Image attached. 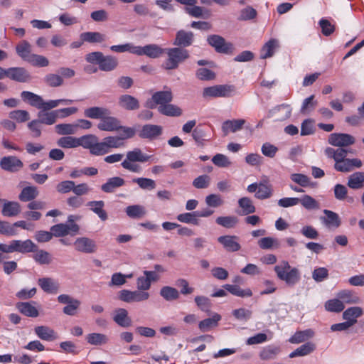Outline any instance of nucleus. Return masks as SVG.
Here are the masks:
<instances>
[{
	"label": "nucleus",
	"mask_w": 364,
	"mask_h": 364,
	"mask_svg": "<svg viewBox=\"0 0 364 364\" xmlns=\"http://www.w3.org/2000/svg\"><path fill=\"white\" fill-rule=\"evenodd\" d=\"M151 157V156L143 153L139 148H135L127 152L126 159L121 163V166L123 168L130 172L140 173L142 168L136 163L147 162Z\"/></svg>",
	"instance_id": "obj_1"
},
{
	"label": "nucleus",
	"mask_w": 364,
	"mask_h": 364,
	"mask_svg": "<svg viewBox=\"0 0 364 364\" xmlns=\"http://www.w3.org/2000/svg\"><path fill=\"white\" fill-rule=\"evenodd\" d=\"M164 53L167 55V58L163 63V68L167 70L177 69L190 57L188 50L177 46L165 48Z\"/></svg>",
	"instance_id": "obj_2"
},
{
	"label": "nucleus",
	"mask_w": 364,
	"mask_h": 364,
	"mask_svg": "<svg viewBox=\"0 0 364 364\" xmlns=\"http://www.w3.org/2000/svg\"><path fill=\"white\" fill-rule=\"evenodd\" d=\"M277 277L289 286L295 285L300 280V273L297 268L291 267L288 262L282 261L274 268Z\"/></svg>",
	"instance_id": "obj_3"
},
{
	"label": "nucleus",
	"mask_w": 364,
	"mask_h": 364,
	"mask_svg": "<svg viewBox=\"0 0 364 364\" xmlns=\"http://www.w3.org/2000/svg\"><path fill=\"white\" fill-rule=\"evenodd\" d=\"M88 63L97 64L102 71H111L116 68L118 61L112 55H104L102 52L96 51L88 53L85 57Z\"/></svg>",
	"instance_id": "obj_4"
},
{
	"label": "nucleus",
	"mask_w": 364,
	"mask_h": 364,
	"mask_svg": "<svg viewBox=\"0 0 364 364\" xmlns=\"http://www.w3.org/2000/svg\"><path fill=\"white\" fill-rule=\"evenodd\" d=\"M247 191L251 193H255V197L259 200L268 199L273 195L272 186L267 178H263L259 183L250 184Z\"/></svg>",
	"instance_id": "obj_5"
},
{
	"label": "nucleus",
	"mask_w": 364,
	"mask_h": 364,
	"mask_svg": "<svg viewBox=\"0 0 364 364\" xmlns=\"http://www.w3.org/2000/svg\"><path fill=\"white\" fill-rule=\"evenodd\" d=\"M235 92L232 85H217L203 89V97H230Z\"/></svg>",
	"instance_id": "obj_6"
},
{
	"label": "nucleus",
	"mask_w": 364,
	"mask_h": 364,
	"mask_svg": "<svg viewBox=\"0 0 364 364\" xmlns=\"http://www.w3.org/2000/svg\"><path fill=\"white\" fill-rule=\"evenodd\" d=\"M149 296L148 292L141 291L139 289L136 291L123 289L119 292V299L127 303L144 301L147 300Z\"/></svg>",
	"instance_id": "obj_7"
},
{
	"label": "nucleus",
	"mask_w": 364,
	"mask_h": 364,
	"mask_svg": "<svg viewBox=\"0 0 364 364\" xmlns=\"http://www.w3.org/2000/svg\"><path fill=\"white\" fill-rule=\"evenodd\" d=\"M124 146V143L117 136H109L99 143V156L110 152L112 149H118Z\"/></svg>",
	"instance_id": "obj_8"
},
{
	"label": "nucleus",
	"mask_w": 364,
	"mask_h": 364,
	"mask_svg": "<svg viewBox=\"0 0 364 364\" xmlns=\"http://www.w3.org/2000/svg\"><path fill=\"white\" fill-rule=\"evenodd\" d=\"M208 43L220 53H230L232 50V44L226 42L225 39L219 35H210L207 38Z\"/></svg>",
	"instance_id": "obj_9"
},
{
	"label": "nucleus",
	"mask_w": 364,
	"mask_h": 364,
	"mask_svg": "<svg viewBox=\"0 0 364 364\" xmlns=\"http://www.w3.org/2000/svg\"><path fill=\"white\" fill-rule=\"evenodd\" d=\"M173 100V95L171 90L159 91L156 92L151 96V98L146 101V105L147 107L153 109L156 105L162 106L169 103Z\"/></svg>",
	"instance_id": "obj_10"
},
{
	"label": "nucleus",
	"mask_w": 364,
	"mask_h": 364,
	"mask_svg": "<svg viewBox=\"0 0 364 364\" xmlns=\"http://www.w3.org/2000/svg\"><path fill=\"white\" fill-rule=\"evenodd\" d=\"M6 77L18 82H28L31 80L29 72L23 67H11L6 69Z\"/></svg>",
	"instance_id": "obj_11"
},
{
	"label": "nucleus",
	"mask_w": 364,
	"mask_h": 364,
	"mask_svg": "<svg viewBox=\"0 0 364 364\" xmlns=\"http://www.w3.org/2000/svg\"><path fill=\"white\" fill-rule=\"evenodd\" d=\"M134 54L138 55H146L151 58H157L165 53V49L156 44H149L145 46H136Z\"/></svg>",
	"instance_id": "obj_12"
},
{
	"label": "nucleus",
	"mask_w": 364,
	"mask_h": 364,
	"mask_svg": "<svg viewBox=\"0 0 364 364\" xmlns=\"http://www.w3.org/2000/svg\"><path fill=\"white\" fill-rule=\"evenodd\" d=\"M23 166V164L21 159L15 156H4L0 160V167L1 169L15 173L21 170Z\"/></svg>",
	"instance_id": "obj_13"
},
{
	"label": "nucleus",
	"mask_w": 364,
	"mask_h": 364,
	"mask_svg": "<svg viewBox=\"0 0 364 364\" xmlns=\"http://www.w3.org/2000/svg\"><path fill=\"white\" fill-rule=\"evenodd\" d=\"M328 141L330 144L342 148L353 144L355 139L349 134L333 133L330 134Z\"/></svg>",
	"instance_id": "obj_14"
},
{
	"label": "nucleus",
	"mask_w": 364,
	"mask_h": 364,
	"mask_svg": "<svg viewBox=\"0 0 364 364\" xmlns=\"http://www.w3.org/2000/svg\"><path fill=\"white\" fill-rule=\"evenodd\" d=\"M97 126L100 131L117 132L120 129V121L117 117L110 116V114H106Z\"/></svg>",
	"instance_id": "obj_15"
},
{
	"label": "nucleus",
	"mask_w": 364,
	"mask_h": 364,
	"mask_svg": "<svg viewBox=\"0 0 364 364\" xmlns=\"http://www.w3.org/2000/svg\"><path fill=\"white\" fill-rule=\"evenodd\" d=\"M193 41V33L192 31H187L181 29L176 32L175 39L173 41V45L178 48L186 49V48L191 46Z\"/></svg>",
	"instance_id": "obj_16"
},
{
	"label": "nucleus",
	"mask_w": 364,
	"mask_h": 364,
	"mask_svg": "<svg viewBox=\"0 0 364 364\" xmlns=\"http://www.w3.org/2000/svg\"><path fill=\"white\" fill-rule=\"evenodd\" d=\"M163 128L161 126L148 124L142 126L138 132V135L141 139L154 140L161 136Z\"/></svg>",
	"instance_id": "obj_17"
},
{
	"label": "nucleus",
	"mask_w": 364,
	"mask_h": 364,
	"mask_svg": "<svg viewBox=\"0 0 364 364\" xmlns=\"http://www.w3.org/2000/svg\"><path fill=\"white\" fill-rule=\"evenodd\" d=\"M80 146L90 150V152L95 156H99L98 139L95 135L90 134L78 138Z\"/></svg>",
	"instance_id": "obj_18"
},
{
	"label": "nucleus",
	"mask_w": 364,
	"mask_h": 364,
	"mask_svg": "<svg viewBox=\"0 0 364 364\" xmlns=\"http://www.w3.org/2000/svg\"><path fill=\"white\" fill-rule=\"evenodd\" d=\"M75 247L77 251L85 253H94L97 251L95 242L87 237L77 238L75 242Z\"/></svg>",
	"instance_id": "obj_19"
},
{
	"label": "nucleus",
	"mask_w": 364,
	"mask_h": 364,
	"mask_svg": "<svg viewBox=\"0 0 364 364\" xmlns=\"http://www.w3.org/2000/svg\"><path fill=\"white\" fill-rule=\"evenodd\" d=\"M112 319L121 327L128 328L132 326V319L128 316V311L125 309L118 308L115 309Z\"/></svg>",
	"instance_id": "obj_20"
},
{
	"label": "nucleus",
	"mask_w": 364,
	"mask_h": 364,
	"mask_svg": "<svg viewBox=\"0 0 364 364\" xmlns=\"http://www.w3.org/2000/svg\"><path fill=\"white\" fill-rule=\"evenodd\" d=\"M362 166V161L358 159H344L339 164H334V168L340 172H350L354 168H360Z\"/></svg>",
	"instance_id": "obj_21"
},
{
	"label": "nucleus",
	"mask_w": 364,
	"mask_h": 364,
	"mask_svg": "<svg viewBox=\"0 0 364 364\" xmlns=\"http://www.w3.org/2000/svg\"><path fill=\"white\" fill-rule=\"evenodd\" d=\"M119 106L126 110L132 111L139 108V100L130 95H122L118 99Z\"/></svg>",
	"instance_id": "obj_22"
},
{
	"label": "nucleus",
	"mask_w": 364,
	"mask_h": 364,
	"mask_svg": "<svg viewBox=\"0 0 364 364\" xmlns=\"http://www.w3.org/2000/svg\"><path fill=\"white\" fill-rule=\"evenodd\" d=\"M14 252H18L22 254L29 252H34L37 250V245L34 244L31 240L24 241L14 240H13Z\"/></svg>",
	"instance_id": "obj_23"
},
{
	"label": "nucleus",
	"mask_w": 364,
	"mask_h": 364,
	"mask_svg": "<svg viewBox=\"0 0 364 364\" xmlns=\"http://www.w3.org/2000/svg\"><path fill=\"white\" fill-rule=\"evenodd\" d=\"M281 347L274 344L264 347L259 352V357L262 360H270L277 358L281 353Z\"/></svg>",
	"instance_id": "obj_24"
},
{
	"label": "nucleus",
	"mask_w": 364,
	"mask_h": 364,
	"mask_svg": "<svg viewBox=\"0 0 364 364\" xmlns=\"http://www.w3.org/2000/svg\"><path fill=\"white\" fill-rule=\"evenodd\" d=\"M38 284L46 293L56 294L59 289V284L50 277H43L38 280Z\"/></svg>",
	"instance_id": "obj_25"
},
{
	"label": "nucleus",
	"mask_w": 364,
	"mask_h": 364,
	"mask_svg": "<svg viewBox=\"0 0 364 364\" xmlns=\"http://www.w3.org/2000/svg\"><path fill=\"white\" fill-rule=\"evenodd\" d=\"M224 248L229 252H236L240 249V245L237 242L236 236L225 235L220 236L218 239Z\"/></svg>",
	"instance_id": "obj_26"
},
{
	"label": "nucleus",
	"mask_w": 364,
	"mask_h": 364,
	"mask_svg": "<svg viewBox=\"0 0 364 364\" xmlns=\"http://www.w3.org/2000/svg\"><path fill=\"white\" fill-rule=\"evenodd\" d=\"M245 124V120L242 119L226 120L222 124V131L224 135H228L230 132H236L242 129Z\"/></svg>",
	"instance_id": "obj_27"
},
{
	"label": "nucleus",
	"mask_w": 364,
	"mask_h": 364,
	"mask_svg": "<svg viewBox=\"0 0 364 364\" xmlns=\"http://www.w3.org/2000/svg\"><path fill=\"white\" fill-rule=\"evenodd\" d=\"M34 331L39 338L44 341H52L58 338L54 330L46 326H36Z\"/></svg>",
	"instance_id": "obj_28"
},
{
	"label": "nucleus",
	"mask_w": 364,
	"mask_h": 364,
	"mask_svg": "<svg viewBox=\"0 0 364 364\" xmlns=\"http://www.w3.org/2000/svg\"><path fill=\"white\" fill-rule=\"evenodd\" d=\"M363 314V309L359 306H353L348 308L343 313V318L347 322L350 323V326H353L357 323V318L360 317Z\"/></svg>",
	"instance_id": "obj_29"
},
{
	"label": "nucleus",
	"mask_w": 364,
	"mask_h": 364,
	"mask_svg": "<svg viewBox=\"0 0 364 364\" xmlns=\"http://www.w3.org/2000/svg\"><path fill=\"white\" fill-rule=\"evenodd\" d=\"M125 184L124 178L115 176L109 178L107 182L102 185L101 189L105 193H113L116 188L123 186Z\"/></svg>",
	"instance_id": "obj_30"
},
{
	"label": "nucleus",
	"mask_w": 364,
	"mask_h": 364,
	"mask_svg": "<svg viewBox=\"0 0 364 364\" xmlns=\"http://www.w3.org/2000/svg\"><path fill=\"white\" fill-rule=\"evenodd\" d=\"M21 97L23 101L28 102L31 106L41 109L43 100L40 95L30 91H23L21 93Z\"/></svg>",
	"instance_id": "obj_31"
},
{
	"label": "nucleus",
	"mask_w": 364,
	"mask_h": 364,
	"mask_svg": "<svg viewBox=\"0 0 364 364\" xmlns=\"http://www.w3.org/2000/svg\"><path fill=\"white\" fill-rule=\"evenodd\" d=\"M3 201V200H1ZM2 207V215L6 217H14L21 212V206L18 202L4 200Z\"/></svg>",
	"instance_id": "obj_32"
},
{
	"label": "nucleus",
	"mask_w": 364,
	"mask_h": 364,
	"mask_svg": "<svg viewBox=\"0 0 364 364\" xmlns=\"http://www.w3.org/2000/svg\"><path fill=\"white\" fill-rule=\"evenodd\" d=\"M16 51L18 55L26 62H28L31 56L34 55L31 53L32 50L31 44L26 41H21L16 46Z\"/></svg>",
	"instance_id": "obj_33"
},
{
	"label": "nucleus",
	"mask_w": 364,
	"mask_h": 364,
	"mask_svg": "<svg viewBox=\"0 0 364 364\" xmlns=\"http://www.w3.org/2000/svg\"><path fill=\"white\" fill-rule=\"evenodd\" d=\"M80 40L82 42H87L90 43H100L105 41V35L96 31H87L82 33L80 36Z\"/></svg>",
	"instance_id": "obj_34"
},
{
	"label": "nucleus",
	"mask_w": 364,
	"mask_h": 364,
	"mask_svg": "<svg viewBox=\"0 0 364 364\" xmlns=\"http://www.w3.org/2000/svg\"><path fill=\"white\" fill-rule=\"evenodd\" d=\"M323 214L324 216L321 217V220L326 225L333 228H338L341 225V220L336 213L329 210H324Z\"/></svg>",
	"instance_id": "obj_35"
},
{
	"label": "nucleus",
	"mask_w": 364,
	"mask_h": 364,
	"mask_svg": "<svg viewBox=\"0 0 364 364\" xmlns=\"http://www.w3.org/2000/svg\"><path fill=\"white\" fill-rule=\"evenodd\" d=\"M110 110L103 107H92L85 109V117L90 119H101L105 114H110Z\"/></svg>",
	"instance_id": "obj_36"
},
{
	"label": "nucleus",
	"mask_w": 364,
	"mask_h": 364,
	"mask_svg": "<svg viewBox=\"0 0 364 364\" xmlns=\"http://www.w3.org/2000/svg\"><path fill=\"white\" fill-rule=\"evenodd\" d=\"M238 206L240 208V214L247 215L255 212L256 208L251 198L242 197L238 200Z\"/></svg>",
	"instance_id": "obj_37"
},
{
	"label": "nucleus",
	"mask_w": 364,
	"mask_h": 364,
	"mask_svg": "<svg viewBox=\"0 0 364 364\" xmlns=\"http://www.w3.org/2000/svg\"><path fill=\"white\" fill-rule=\"evenodd\" d=\"M325 154L328 158L333 159L335 164H339L341 161L346 158L348 151L343 148L335 149L331 147H327L325 149Z\"/></svg>",
	"instance_id": "obj_38"
},
{
	"label": "nucleus",
	"mask_w": 364,
	"mask_h": 364,
	"mask_svg": "<svg viewBox=\"0 0 364 364\" xmlns=\"http://www.w3.org/2000/svg\"><path fill=\"white\" fill-rule=\"evenodd\" d=\"M223 288L234 296L239 297H250L252 291L250 288L242 289L237 284H225Z\"/></svg>",
	"instance_id": "obj_39"
},
{
	"label": "nucleus",
	"mask_w": 364,
	"mask_h": 364,
	"mask_svg": "<svg viewBox=\"0 0 364 364\" xmlns=\"http://www.w3.org/2000/svg\"><path fill=\"white\" fill-rule=\"evenodd\" d=\"M158 111L161 114L169 117H179L182 114L181 109L170 102L159 106Z\"/></svg>",
	"instance_id": "obj_40"
},
{
	"label": "nucleus",
	"mask_w": 364,
	"mask_h": 364,
	"mask_svg": "<svg viewBox=\"0 0 364 364\" xmlns=\"http://www.w3.org/2000/svg\"><path fill=\"white\" fill-rule=\"evenodd\" d=\"M37 187L30 186L23 188L19 196L18 199L22 202H28L34 200L38 196Z\"/></svg>",
	"instance_id": "obj_41"
},
{
	"label": "nucleus",
	"mask_w": 364,
	"mask_h": 364,
	"mask_svg": "<svg viewBox=\"0 0 364 364\" xmlns=\"http://www.w3.org/2000/svg\"><path fill=\"white\" fill-rule=\"evenodd\" d=\"M221 319L220 315L215 314L212 317L205 318L199 322L198 328L202 332H207L218 325Z\"/></svg>",
	"instance_id": "obj_42"
},
{
	"label": "nucleus",
	"mask_w": 364,
	"mask_h": 364,
	"mask_svg": "<svg viewBox=\"0 0 364 364\" xmlns=\"http://www.w3.org/2000/svg\"><path fill=\"white\" fill-rule=\"evenodd\" d=\"M314 336V331L308 328L304 331H296L289 339L291 343H300L311 338Z\"/></svg>",
	"instance_id": "obj_43"
},
{
	"label": "nucleus",
	"mask_w": 364,
	"mask_h": 364,
	"mask_svg": "<svg viewBox=\"0 0 364 364\" xmlns=\"http://www.w3.org/2000/svg\"><path fill=\"white\" fill-rule=\"evenodd\" d=\"M160 296L167 301H172L179 299L180 293L174 287L164 286L160 289Z\"/></svg>",
	"instance_id": "obj_44"
},
{
	"label": "nucleus",
	"mask_w": 364,
	"mask_h": 364,
	"mask_svg": "<svg viewBox=\"0 0 364 364\" xmlns=\"http://www.w3.org/2000/svg\"><path fill=\"white\" fill-rule=\"evenodd\" d=\"M316 349V346L311 342H307L289 354V358H293L297 356H304L310 354Z\"/></svg>",
	"instance_id": "obj_45"
},
{
	"label": "nucleus",
	"mask_w": 364,
	"mask_h": 364,
	"mask_svg": "<svg viewBox=\"0 0 364 364\" xmlns=\"http://www.w3.org/2000/svg\"><path fill=\"white\" fill-rule=\"evenodd\" d=\"M87 206L90 207V210L96 213L102 220H107V215L106 211L104 210V201H90L87 203Z\"/></svg>",
	"instance_id": "obj_46"
},
{
	"label": "nucleus",
	"mask_w": 364,
	"mask_h": 364,
	"mask_svg": "<svg viewBox=\"0 0 364 364\" xmlns=\"http://www.w3.org/2000/svg\"><path fill=\"white\" fill-rule=\"evenodd\" d=\"M16 308L21 314L28 317H37L39 314L37 309L29 302H18Z\"/></svg>",
	"instance_id": "obj_47"
},
{
	"label": "nucleus",
	"mask_w": 364,
	"mask_h": 364,
	"mask_svg": "<svg viewBox=\"0 0 364 364\" xmlns=\"http://www.w3.org/2000/svg\"><path fill=\"white\" fill-rule=\"evenodd\" d=\"M57 144L58 146L63 149H72L80 146L78 138L71 136L60 137L58 139Z\"/></svg>",
	"instance_id": "obj_48"
},
{
	"label": "nucleus",
	"mask_w": 364,
	"mask_h": 364,
	"mask_svg": "<svg viewBox=\"0 0 364 364\" xmlns=\"http://www.w3.org/2000/svg\"><path fill=\"white\" fill-rule=\"evenodd\" d=\"M364 184V172H356L350 176L348 186L353 189H359Z\"/></svg>",
	"instance_id": "obj_49"
},
{
	"label": "nucleus",
	"mask_w": 364,
	"mask_h": 364,
	"mask_svg": "<svg viewBox=\"0 0 364 364\" xmlns=\"http://www.w3.org/2000/svg\"><path fill=\"white\" fill-rule=\"evenodd\" d=\"M338 297L347 304H358L360 302L359 296L350 290H342L338 293Z\"/></svg>",
	"instance_id": "obj_50"
},
{
	"label": "nucleus",
	"mask_w": 364,
	"mask_h": 364,
	"mask_svg": "<svg viewBox=\"0 0 364 364\" xmlns=\"http://www.w3.org/2000/svg\"><path fill=\"white\" fill-rule=\"evenodd\" d=\"M55 129L60 135H70L76 133L77 125L75 124H58L55 125Z\"/></svg>",
	"instance_id": "obj_51"
},
{
	"label": "nucleus",
	"mask_w": 364,
	"mask_h": 364,
	"mask_svg": "<svg viewBox=\"0 0 364 364\" xmlns=\"http://www.w3.org/2000/svg\"><path fill=\"white\" fill-rule=\"evenodd\" d=\"M38 117L41 124L47 125H52L55 124L58 119V115L55 110L47 112H39Z\"/></svg>",
	"instance_id": "obj_52"
},
{
	"label": "nucleus",
	"mask_w": 364,
	"mask_h": 364,
	"mask_svg": "<svg viewBox=\"0 0 364 364\" xmlns=\"http://www.w3.org/2000/svg\"><path fill=\"white\" fill-rule=\"evenodd\" d=\"M86 340L88 343L95 346L105 344L108 341L106 335L98 333H89L86 337Z\"/></svg>",
	"instance_id": "obj_53"
},
{
	"label": "nucleus",
	"mask_w": 364,
	"mask_h": 364,
	"mask_svg": "<svg viewBox=\"0 0 364 364\" xmlns=\"http://www.w3.org/2000/svg\"><path fill=\"white\" fill-rule=\"evenodd\" d=\"M36 252L33 255V259L40 264H49L52 258L49 252L43 250H38L35 251Z\"/></svg>",
	"instance_id": "obj_54"
},
{
	"label": "nucleus",
	"mask_w": 364,
	"mask_h": 364,
	"mask_svg": "<svg viewBox=\"0 0 364 364\" xmlns=\"http://www.w3.org/2000/svg\"><path fill=\"white\" fill-rule=\"evenodd\" d=\"M277 47V41L275 39H270L262 48V58L265 59L272 57L274 54V50Z\"/></svg>",
	"instance_id": "obj_55"
},
{
	"label": "nucleus",
	"mask_w": 364,
	"mask_h": 364,
	"mask_svg": "<svg viewBox=\"0 0 364 364\" xmlns=\"http://www.w3.org/2000/svg\"><path fill=\"white\" fill-rule=\"evenodd\" d=\"M345 308V306L341 300L338 299L328 300L325 304V309L330 312L339 313Z\"/></svg>",
	"instance_id": "obj_56"
},
{
	"label": "nucleus",
	"mask_w": 364,
	"mask_h": 364,
	"mask_svg": "<svg viewBox=\"0 0 364 364\" xmlns=\"http://www.w3.org/2000/svg\"><path fill=\"white\" fill-rule=\"evenodd\" d=\"M132 182L137 183L144 190H153L156 188L155 181L148 178H136L132 180Z\"/></svg>",
	"instance_id": "obj_57"
},
{
	"label": "nucleus",
	"mask_w": 364,
	"mask_h": 364,
	"mask_svg": "<svg viewBox=\"0 0 364 364\" xmlns=\"http://www.w3.org/2000/svg\"><path fill=\"white\" fill-rule=\"evenodd\" d=\"M126 213L132 218H140L145 214V211L143 206L133 205L127 207Z\"/></svg>",
	"instance_id": "obj_58"
},
{
	"label": "nucleus",
	"mask_w": 364,
	"mask_h": 364,
	"mask_svg": "<svg viewBox=\"0 0 364 364\" xmlns=\"http://www.w3.org/2000/svg\"><path fill=\"white\" fill-rule=\"evenodd\" d=\"M177 219L181 223L193 225H199L200 224L195 211L180 214L177 216Z\"/></svg>",
	"instance_id": "obj_59"
},
{
	"label": "nucleus",
	"mask_w": 364,
	"mask_h": 364,
	"mask_svg": "<svg viewBox=\"0 0 364 364\" xmlns=\"http://www.w3.org/2000/svg\"><path fill=\"white\" fill-rule=\"evenodd\" d=\"M318 25L321 27L322 34L325 36H331L336 30L335 25L332 24L328 19L323 18L320 19Z\"/></svg>",
	"instance_id": "obj_60"
},
{
	"label": "nucleus",
	"mask_w": 364,
	"mask_h": 364,
	"mask_svg": "<svg viewBox=\"0 0 364 364\" xmlns=\"http://www.w3.org/2000/svg\"><path fill=\"white\" fill-rule=\"evenodd\" d=\"M194 301L197 305V306L204 312H210L211 309V301L210 300L204 296H196L194 299Z\"/></svg>",
	"instance_id": "obj_61"
},
{
	"label": "nucleus",
	"mask_w": 364,
	"mask_h": 364,
	"mask_svg": "<svg viewBox=\"0 0 364 364\" xmlns=\"http://www.w3.org/2000/svg\"><path fill=\"white\" fill-rule=\"evenodd\" d=\"M175 284L180 288L179 293L184 296L191 294L195 290L193 287L189 286L188 282L183 278L178 279Z\"/></svg>",
	"instance_id": "obj_62"
},
{
	"label": "nucleus",
	"mask_w": 364,
	"mask_h": 364,
	"mask_svg": "<svg viewBox=\"0 0 364 364\" xmlns=\"http://www.w3.org/2000/svg\"><path fill=\"white\" fill-rule=\"evenodd\" d=\"M45 82L50 87H55L61 86L63 84V79L62 76L50 73L45 76Z\"/></svg>",
	"instance_id": "obj_63"
},
{
	"label": "nucleus",
	"mask_w": 364,
	"mask_h": 364,
	"mask_svg": "<svg viewBox=\"0 0 364 364\" xmlns=\"http://www.w3.org/2000/svg\"><path fill=\"white\" fill-rule=\"evenodd\" d=\"M9 117L18 122H25L29 120L30 114L28 112L22 109H16L9 113Z\"/></svg>",
	"instance_id": "obj_64"
}]
</instances>
